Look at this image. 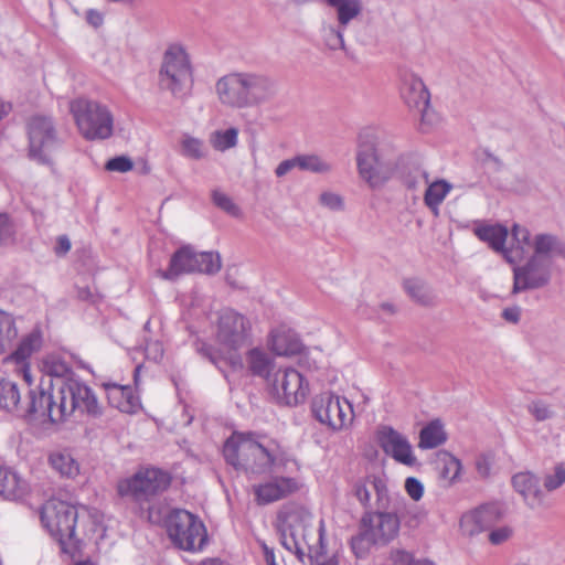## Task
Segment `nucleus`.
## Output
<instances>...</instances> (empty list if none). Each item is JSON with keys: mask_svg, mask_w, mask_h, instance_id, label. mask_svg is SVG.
<instances>
[{"mask_svg": "<svg viewBox=\"0 0 565 565\" xmlns=\"http://www.w3.org/2000/svg\"><path fill=\"white\" fill-rule=\"evenodd\" d=\"M552 264L531 256L523 266L513 268V294L542 288L551 281Z\"/></svg>", "mask_w": 565, "mask_h": 565, "instance_id": "nucleus-18", "label": "nucleus"}, {"mask_svg": "<svg viewBox=\"0 0 565 565\" xmlns=\"http://www.w3.org/2000/svg\"><path fill=\"white\" fill-rule=\"evenodd\" d=\"M166 527L171 542L183 551H202L207 542L204 523L184 509L172 510L166 519Z\"/></svg>", "mask_w": 565, "mask_h": 565, "instance_id": "nucleus-9", "label": "nucleus"}, {"mask_svg": "<svg viewBox=\"0 0 565 565\" xmlns=\"http://www.w3.org/2000/svg\"><path fill=\"white\" fill-rule=\"evenodd\" d=\"M269 343L273 351L278 355H291L298 353L301 348L298 335L284 328L271 331Z\"/></svg>", "mask_w": 565, "mask_h": 565, "instance_id": "nucleus-29", "label": "nucleus"}, {"mask_svg": "<svg viewBox=\"0 0 565 565\" xmlns=\"http://www.w3.org/2000/svg\"><path fill=\"white\" fill-rule=\"evenodd\" d=\"M399 519L395 513L385 511L364 512L360 526L377 545H386L394 540L399 531Z\"/></svg>", "mask_w": 565, "mask_h": 565, "instance_id": "nucleus-19", "label": "nucleus"}, {"mask_svg": "<svg viewBox=\"0 0 565 565\" xmlns=\"http://www.w3.org/2000/svg\"><path fill=\"white\" fill-rule=\"evenodd\" d=\"M60 388L41 381L40 384L30 388L28 394L26 412L30 414V420H50L51 423H63L67 418H58L55 414L61 407Z\"/></svg>", "mask_w": 565, "mask_h": 565, "instance_id": "nucleus-15", "label": "nucleus"}, {"mask_svg": "<svg viewBox=\"0 0 565 565\" xmlns=\"http://www.w3.org/2000/svg\"><path fill=\"white\" fill-rule=\"evenodd\" d=\"M44 376L41 381H46L51 387L57 383L58 380H67L70 377L78 376L73 372L68 364L61 358L51 355L43 362Z\"/></svg>", "mask_w": 565, "mask_h": 565, "instance_id": "nucleus-33", "label": "nucleus"}, {"mask_svg": "<svg viewBox=\"0 0 565 565\" xmlns=\"http://www.w3.org/2000/svg\"><path fill=\"white\" fill-rule=\"evenodd\" d=\"M326 4L333 9L337 22L341 26H347L358 19L363 11L361 0H324Z\"/></svg>", "mask_w": 565, "mask_h": 565, "instance_id": "nucleus-31", "label": "nucleus"}, {"mask_svg": "<svg viewBox=\"0 0 565 565\" xmlns=\"http://www.w3.org/2000/svg\"><path fill=\"white\" fill-rule=\"evenodd\" d=\"M397 150L398 145L391 137H383L375 142H359L356 169L359 177L370 189H381L394 178Z\"/></svg>", "mask_w": 565, "mask_h": 565, "instance_id": "nucleus-4", "label": "nucleus"}, {"mask_svg": "<svg viewBox=\"0 0 565 565\" xmlns=\"http://www.w3.org/2000/svg\"><path fill=\"white\" fill-rule=\"evenodd\" d=\"M493 515V509L490 507H482L475 510L472 513L463 518V522H472L476 529L471 530L470 533L480 532L488 526V522Z\"/></svg>", "mask_w": 565, "mask_h": 565, "instance_id": "nucleus-45", "label": "nucleus"}, {"mask_svg": "<svg viewBox=\"0 0 565 565\" xmlns=\"http://www.w3.org/2000/svg\"><path fill=\"white\" fill-rule=\"evenodd\" d=\"M220 269L221 258L218 254L211 252L198 253L191 246H183L172 255L169 268L163 273V277L174 279L181 274H215Z\"/></svg>", "mask_w": 565, "mask_h": 565, "instance_id": "nucleus-12", "label": "nucleus"}, {"mask_svg": "<svg viewBox=\"0 0 565 565\" xmlns=\"http://www.w3.org/2000/svg\"><path fill=\"white\" fill-rule=\"evenodd\" d=\"M223 456L235 470L248 476L286 470L289 466L299 469L292 454L277 440L250 431L232 434L223 446Z\"/></svg>", "mask_w": 565, "mask_h": 565, "instance_id": "nucleus-1", "label": "nucleus"}, {"mask_svg": "<svg viewBox=\"0 0 565 565\" xmlns=\"http://www.w3.org/2000/svg\"><path fill=\"white\" fill-rule=\"evenodd\" d=\"M437 467L439 478L444 481L445 486H451L459 480L461 475V461L447 451H443L437 457Z\"/></svg>", "mask_w": 565, "mask_h": 565, "instance_id": "nucleus-34", "label": "nucleus"}, {"mask_svg": "<svg viewBox=\"0 0 565 565\" xmlns=\"http://www.w3.org/2000/svg\"><path fill=\"white\" fill-rule=\"evenodd\" d=\"M13 228L7 215H0V245L12 241Z\"/></svg>", "mask_w": 565, "mask_h": 565, "instance_id": "nucleus-55", "label": "nucleus"}, {"mask_svg": "<svg viewBox=\"0 0 565 565\" xmlns=\"http://www.w3.org/2000/svg\"><path fill=\"white\" fill-rule=\"evenodd\" d=\"M109 404L122 413L134 414L141 407L139 397L129 385L105 384Z\"/></svg>", "mask_w": 565, "mask_h": 565, "instance_id": "nucleus-26", "label": "nucleus"}, {"mask_svg": "<svg viewBox=\"0 0 565 565\" xmlns=\"http://www.w3.org/2000/svg\"><path fill=\"white\" fill-rule=\"evenodd\" d=\"M212 201L214 205L231 216L238 217L242 214L241 209L234 203L232 198L220 190H213Z\"/></svg>", "mask_w": 565, "mask_h": 565, "instance_id": "nucleus-46", "label": "nucleus"}, {"mask_svg": "<svg viewBox=\"0 0 565 565\" xmlns=\"http://www.w3.org/2000/svg\"><path fill=\"white\" fill-rule=\"evenodd\" d=\"M248 370L253 375L269 379L273 359L260 348L250 349L246 354Z\"/></svg>", "mask_w": 565, "mask_h": 565, "instance_id": "nucleus-37", "label": "nucleus"}, {"mask_svg": "<svg viewBox=\"0 0 565 565\" xmlns=\"http://www.w3.org/2000/svg\"><path fill=\"white\" fill-rule=\"evenodd\" d=\"M527 411L539 422L546 420V419L551 418L553 415L550 407L545 403L540 402V401L532 402L527 406Z\"/></svg>", "mask_w": 565, "mask_h": 565, "instance_id": "nucleus-51", "label": "nucleus"}, {"mask_svg": "<svg viewBox=\"0 0 565 565\" xmlns=\"http://www.w3.org/2000/svg\"><path fill=\"white\" fill-rule=\"evenodd\" d=\"M502 318L508 322L518 323L521 318V308L519 306L504 308L502 311Z\"/></svg>", "mask_w": 565, "mask_h": 565, "instance_id": "nucleus-58", "label": "nucleus"}, {"mask_svg": "<svg viewBox=\"0 0 565 565\" xmlns=\"http://www.w3.org/2000/svg\"><path fill=\"white\" fill-rule=\"evenodd\" d=\"M49 463L62 478L74 479L81 471L78 461L66 450L51 452Z\"/></svg>", "mask_w": 565, "mask_h": 565, "instance_id": "nucleus-32", "label": "nucleus"}, {"mask_svg": "<svg viewBox=\"0 0 565 565\" xmlns=\"http://www.w3.org/2000/svg\"><path fill=\"white\" fill-rule=\"evenodd\" d=\"M392 565H416L413 556L402 550H395L391 553Z\"/></svg>", "mask_w": 565, "mask_h": 565, "instance_id": "nucleus-56", "label": "nucleus"}, {"mask_svg": "<svg viewBox=\"0 0 565 565\" xmlns=\"http://www.w3.org/2000/svg\"><path fill=\"white\" fill-rule=\"evenodd\" d=\"M298 168L297 156L287 160L281 161L275 169V174L278 178L285 177L292 169Z\"/></svg>", "mask_w": 565, "mask_h": 565, "instance_id": "nucleus-57", "label": "nucleus"}, {"mask_svg": "<svg viewBox=\"0 0 565 565\" xmlns=\"http://www.w3.org/2000/svg\"><path fill=\"white\" fill-rule=\"evenodd\" d=\"M424 194L425 205L435 214H438L439 206L452 190V184L444 179L428 182Z\"/></svg>", "mask_w": 565, "mask_h": 565, "instance_id": "nucleus-35", "label": "nucleus"}, {"mask_svg": "<svg viewBox=\"0 0 565 565\" xmlns=\"http://www.w3.org/2000/svg\"><path fill=\"white\" fill-rule=\"evenodd\" d=\"M181 145L182 152L185 157L201 159L204 156L203 142L198 138L185 136Z\"/></svg>", "mask_w": 565, "mask_h": 565, "instance_id": "nucleus-48", "label": "nucleus"}, {"mask_svg": "<svg viewBox=\"0 0 565 565\" xmlns=\"http://www.w3.org/2000/svg\"><path fill=\"white\" fill-rule=\"evenodd\" d=\"M312 413L317 420L328 425L333 430H340L353 420L352 404L339 395L330 392L316 396L312 401Z\"/></svg>", "mask_w": 565, "mask_h": 565, "instance_id": "nucleus-14", "label": "nucleus"}, {"mask_svg": "<svg viewBox=\"0 0 565 565\" xmlns=\"http://www.w3.org/2000/svg\"><path fill=\"white\" fill-rule=\"evenodd\" d=\"M106 170L125 173L134 168V162L126 156L115 157L109 159L105 166Z\"/></svg>", "mask_w": 565, "mask_h": 565, "instance_id": "nucleus-50", "label": "nucleus"}, {"mask_svg": "<svg viewBox=\"0 0 565 565\" xmlns=\"http://www.w3.org/2000/svg\"><path fill=\"white\" fill-rule=\"evenodd\" d=\"M406 294L416 302L423 306L435 303V296L430 288L420 279L408 278L403 282Z\"/></svg>", "mask_w": 565, "mask_h": 565, "instance_id": "nucleus-38", "label": "nucleus"}, {"mask_svg": "<svg viewBox=\"0 0 565 565\" xmlns=\"http://www.w3.org/2000/svg\"><path fill=\"white\" fill-rule=\"evenodd\" d=\"M379 441L385 454L405 466L413 467L417 459L413 454L407 438L390 426H384L379 431Z\"/></svg>", "mask_w": 565, "mask_h": 565, "instance_id": "nucleus-23", "label": "nucleus"}, {"mask_svg": "<svg viewBox=\"0 0 565 565\" xmlns=\"http://www.w3.org/2000/svg\"><path fill=\"white\" fill-rule=\"evenodd\" d=\"M18 337L14 319L0 310V354L10 349Z\"/></svg>", "mask_w": 565, "mask_h": 565, "instance_id": "nucleus-40", "label": "nucleus"}, {"mask_svg": "<svg viewBox=\"0 0 565 565\" xmlns=\"http://www.w3.org/2000/svg\"><path fill=\"white\" fill-rule=\"evenodd\" d=\"M565 484V463L561 462L546 472L543 478V487L547 492H553Z\"/></svg>", "mask_w": 565, "mask_h": 565, "instance_id": "nucleus-44", "label": "nucleus"}, {"mask_svg": "<svg viewBox=\"0 0 565 565\" xmlns=\"http://www.w3.org/2000/svg\"><path fill=\"white\" fill-rule=\"evenodd\" d=\"M319 203L331 211H343L344 199L339 193L332 191H324L319 196Z\"/></svg>", "mask_w": 565, "mask_h": 565, "instance_id": "nucleus-49", "label": "nucleus"}, {"mask_svg": "<svg viewBox=\"0 0 565 565\" xmlns=\"http://www.w3.org/2000/svg\"><path fill=\"white\" fill-rule=\"evenodd\" d=\"M43 526L55 537L64 553L72 557L79 550V541L75 537L77 510L65 501L47 500L40 512Z\"/></svg>", "mask_w": 565, "mask_h": 565, "instance_id": "nucleus-6", "label": "nucleus"}, {"mask_svg": "<svg viewBox=\"0 0 565 565\" xmlns=\"http://www.w3.org/2000/svg\"><path fill=\"white\" fill-rule=\"evenodd\" d=\"M447 440V434L439 419H434L424 426L419 433L418 447L420 449H433Z\"/></svg>", "mask_w": 565, "mask_h": 565, "instance_id": "nucleus-36", "label": "nucleus"}, {"mask_svg": "<svg viewBox=\"0 0 565 565\" xmlns=\"http://www.w3.org/2000/svg\"><path fill=\"white\" fill-rule=\"evenodd\" d=\"M70 110L85 139H107L111 136L114 117L105 105L86 98H77L71 102Z\"/></svg>", "mask_w": 565, "mask_h": 565, "instance_id": "nucleus-8", "label": "nucleus"}, {"mask_svg": "<svg viewBox=\"0 0 565 565\" xmlns=\"http://www.w3.org/2000/svg\"><path fill=\"white\" fill-rule=\"evenodd\" d=\"M375 493V504L379 510H386L390 505V494L386 480L376 475H369L356 480L352 486V493L364 507L371 505V495Z\"/></svg>", "mask_w": 565, "mask_h": 565, "instance_id": "nucleus-22", "label": "nucleus"}, {"mask_svg": "<svg viewBox=\"0 0 565 565\" xmlns=\"http://www.w3.org/2000/svg\"><path fill=\"white\" fill-rule=\"evenodd\" d=\"M28 399L21 402V394L18 385L10 380H0V409L18 417L30 419L26 412Z\"/></svg>", "mask_w": 565, "mask_h": 565, "instance_id": "nucleus-27", "label": "nucleus"}, {"mask_svg": "<svg viewBox=\"0 0 565 565\" xmlns=\"http://www.w3.org/2000/svg\"><path fill=\"white\" fill-rule=\"evenodd\" d=\"M511 483L514 491L522 497L524 503L529 508L535 509L543 504L545 497L544 491L541 488L539 477L535 476L533 472H518L513 475Z\"/></svg>", "mask_w": 565, "mask_h": 565, "instance_id": "nucleus-25", "label": "nucleus"}, {"mask_svg": "<svg viewBox=\"0 0 565 565\" xmlns=\"http://www.w3.org/2000/svg\"><path fill=\"white\" fill-rule=\"evenodd\" d=\"M215 335L220 344L236 351L249 344L252 323L244 315L233 309H223L218 312Z\"/></svg>", "mask_w": 565, "mask_h": 565, "instance_id": "nucleus-13", "label": "nucleus"}, {"mask_svg": "<svg viewBox=\"0 0 565 565\" xmlns=\"http://www.w3.org/2000/svg\"><path fill=\"white\" fill-rule=\"evenodd\" d=\"M41 344L42 338L40 332H31L20 342L11 359L18 363L24 362L33 352L40 349Z\"/></svg>", "mask_w": 565, "mask_h": 565, "instance_id": "nucleus-42", "label": "nucleus"}, {"mask_svg": "<svg viewBox=\"0 0 565 565\" xmlns=\"http://www.w3.org/2000/svg\"><path fill=\"white\" fill-rule=\"evenodd\" d=\"M276 530L281 545L301 563L326 553L322 526L316 529L310 513L302 508H282L277 514Z\"/></svg>", "mask_w": 565, "mask_h": 565, "instance_id": "nucleus-2", "label": "nucleus"}, {"mask_svg": "<svg viewBox=\"0 0 565 565\" xmlns=\"http://www.w3.org/2000/svg\"><path fill=\"white\" fill-rule=\"evenodd\" d=\"M492 466H493L492 459L487 455H479L476 458L475 467H476L478 476L482 479H487L490 477L491 471H492Z\"/></svg>", "mask_w": 565, "mask_h": 565, "instance_id": "nucleus-53", "label": "nucleus"}, {"mask_svg": "<svg viewBox=\"0 0 565 565\" xmlns=\"http://www.w3.org/2000/svg\"><path fill=\"white\" fill-rule=\"evenodd\" d=\"M405 490L414 501L420 500L424 495V486L415 477H408L405 480Z\"/></svg>", "mask_w": 565, "mask_h": 565, "instance_id": "nucleus-52", "label": "nucleus"}, {"mask_svg": "<svg viewBox=\"0 0 565 565\" xmlns=\"http://www.w3.org/2000/svg\"><path fill=\"white\" fill-rule=\"evenodd\" d=\"M512 237L519 245H531L533 257L547 260L552 265L555 257L565 253V244L556 235L550 233L536 234L531 242L530 231L515 224L512 228Z\"/></svg>", "mask_w": 565, "mask_h": 565, "instance_id": "nucleus-17", "label": "nucleus"}, {"mask_svg": "<svg viewBox=\"0 0 565 565\" xmlns=\"http://www.w3.org/2000/svg\"><path fill=\"white\" fill-rule=\"evenodd\" d=\"M215 89L222 104L247 108L270 102L278 93V85L266 74L241 72L221 77Z\"/></svg>", "mask_w": 565, "mask_h": 565, "instance_id": "nucleus-3", "label": "nucleus"}, {"mask_svg": "<svg viewBox=\"0 0 565 565\" xmlns=\"http://www.w3.org/2000/svg\"><path fill=\"white\" fill-rule=\"evenodd\" d=\"M512 536V529L509 526H501L492 530L489 533V541L493 545H499L507 542Z\"/></svg>", "mask_w": 565, "mask_h": 565, "instance_id": "nucleus-54", "label": "nucleus"}, {"mask_svg": "<svg viewBox=\"0 0 565 565\" xmlns=\"http://www.w3.org/2000/svg\"><path fill=\"white\" fill-rule=\"evenodd\" d=\"M71 241L66 235H61L57 237L55 253L58 256L65 255L71 249Z\"/></svg>", "mask_w": 565, "mask_h": 565, "instance_id": "nucleus-60", "label": "nucleus"}, {"mask_svg": "<svg viewBox=\"0 0 565 565\" xmlns=\"http://www.w3.org/2000/svg\"><path fill=\"white\" fill-rule=\"evenodd\" d=\"M268 381L274 396L280 404L296 406L305 401L308 388L301 373L296 369H278Z\"/></svg>", "mask_w": 565, "mask_h": 565, "instance_id": "nucleus-16", "label": "nucleus"}, {"mask_svg": "<svg viewBox=\"0 0 565 565\" xmlns=\"http://www.w3.org/2000/svg\"><path fill=\"white\" fill-rule=\"evenodd\" d=\"M198 351L202 354V356L206 358L213 364H216L217 354L215 350L207 344H202L198 348Z\"/></svg>", "mask_w": 565, "mask_h": 565, "instance_id": "nucleus-61", "label": "nucleus"}, {"mask_svg": "<svg viewBox=\"0 0 565 565\" xmlns=\"http://www.w3.org/2000/svg\"><path fill=\"white\" fill-rule=\"evenodd\" d=\"M347 26L337 24H322L320 33L324 46L330 51H345L344 31Z\"/></svg>", "mask_w": 565, "mask_h": 565, "instance_id": "nucleus-39", "label": "nucleus"}, {"mask_svg": "<svg viewBox=\"0 0 565 565\" xmlns=\"http://www.w3.org/2000/svg\"><path fill=\"white\" fill-rule=\"evenodd\" d=\"M372 545L377 544L365 535V531L361 527L359 534L351 540V548L359 558L365 557Z\"/></svg>", "mask_w": 565, "mask_h": 565, "instance_id": "nucleus-47", "label": "nucleus"}, {"mask_svg": "<svg viewBox=\"0 0 565 565\" xmlns=\"http://www.w3.org/2000/svg\"><path fill=\"white\" fill-rule=\"evenodd\" d=\"M86 21L92 26L98 28L104 22V15L95 9H89L86 11Z\"/></svg>", "mask_w": 565, "mask_h": 565, "instance_id": "nucleus-59", "label": "nucleus"}, {"mask_svg": "<svg viewBox=\"0 0 565 565\" xmlns=\"http://www.w3.org/2000/svg\"><path fill=\"white\" fill-rule=\"evenodd\" d=\"M321 557L313 558L312 561H309L310 564L315 565H338V562L334 558H329L326 561H320Z\"/></svg>", "mask_w": 565, "mask_h": 565, "instance_id": "nucleus-64", "label": "nucleus"}, {"mask_svg": "<svg viewBox=\"0 0 565 565\" xmlns=\"http://www.w3.org/2000/svg\"><path fill=\"white\" fill-rule=\"evenodd\" d=\"M264 558L267 565H278L273 548H269L265 543L263 544Z\"/></svg>", "mask_w": 565, "mask_h": 565, "instance_id": "nucleus-62", "label": "nucleus"}, {"mask_svg": "<svg viewBox=\"0 0 565 565\" xmlns=\"http://www.w3.org/2000/svg\"><path fill=\"white\" fill-rule=\"evenodd\" d=\"M29 157L41 164H50L62 141L51 117L33 116L28 122Z\"/></svg>", "mask_w": 565, "mask_h": 565, "instance_id": "nucleus-11", "label": "nucleus"}, {"mask_svg": "<svg viewBox=\"0 0 565 565\" xmlns=\"http://www.w3.org/2000/svg\"><path fill=\"white\" fill-rule=\"evenodd\" d=\"M55 385L61 394V407L55 413L58 418H68L75 412L92 417L102 415V406L94 391L79 376L58 380Z\"/></svg>", "mask_w": 565, "mask_h": 565, "instance_id": "nucleus-10", "label": "nucleus"}, {"mask_svg": "<svg viewBox=\"0 0 565 565\" xmlns=\"http://www.w3.org/2000/svg\"><path fill=\"white\" fill-rule=\"evenodd\" d=\"M12 109V106L9 102L3 100L0 97V120H2L4 117H7Z\"/></svg>", "mask_w": 565, "mask_h": 565, "instance_id": "nucleus-63", "label": "nucleus"}, {"mask_svg": "<svg viewBox=\"0 0 565 565\" xmlns=\"http://www.w3.org/2000/svg\"><path fill=\"white\" fill-rule=\"evenodd\" d=\"M26 481L11 467L0 465V495L6 500L17 501L28 493Z\"/></svg>", "mask_w": 565, "mask_h": 565, "instance_id": "nucleus-28", "label": "nucleus"}, {"mask_svg": "<svg viewBox=\"0 0 565 565\" xmlns=\"http://www.w3.org/2000/svg\"><path fill=\"white\" fill-rule=\"evenodd\" d=\"M298 169L312 173L327 174L332 171V164L318 154H298Z\"/></svg>", "mask_w": 565, "mask_h": 565, "instance_id": "nucleus-41", "label": "nucleus"}, {"mask_svg": "<svg viewBox=\"0 0 565 565\" xmlns=\"http://www.w3.org/2000/svg\"><path fill=\"white\" fill-rule=\"evenodd\" d=\"M171 483L168 472L158 468H143L135 475L124 478L117 483V492L121 498H128L141 509L146 503L164 492Z\"/></svg>", "mask_w": 565, "mask_h": 565, "instance_id": "nucleus-7", "label": "nucleus"}, {"mask_svg": "<svg viewBox=\"0 0 565 565\" xmlns=\"http://www.w3.org/2000/svg\"><path fill=\"white\" fill-rule=\"evenodd\" d=\"M238 130L236 128H228L226 130H217L211 136V143L214 149L225 151L233 148L237 143Z\"/></svg>", "mask_w": 565, "mask_h": 565, "instance_id": "nucleus-43", "label": "nucleus"}, {"mask_svg": "<svg viewBox=\"0 0 565 565\" xmlns=\"http://www.w3.org/2000/svg\"><path fill=\"white\" fill-rule=\"evenodd\" d=\"M395 166L394 178L397 177L408 190L416 191L429 182V173L416 153L403 152L398 148Z\"/></svg>", "mask_w": 565, "mask_h": 565, "instance_id": "nucleus-20", "label": "nucleus"}, {"mask_svg": "<svg viewBox=\"0 0 565 565\" xmlns=\"http://www.w3.org/2000/svg\"><path fill=\"white\" fill-rule=\"evenodd\" d=\"M475 234L480 241L487 242L491 248L504 254L509 262H513L509 250L504 249L508 237V230L502 225H484L475 230Z\"/></svg>", "mask_w": 565, "mask_h": 565, "instance_id": "nucleus-30", "label": "nucleus"}, {"mask_svg": "<svg viewBox=\"0 0 565 565\" xmlns=\"http://www.w3.org/2000/svg\"><path fill=\"white\" fill-rule=\"evenodd\" d=\"M299 489V482L291 477H273L271 479L255 484L253 492L258 504H268L281 500Z\"/></svg>", "mask_w": 565, "mask_h": 565, "instance_id": "nucleus-24", "label": "nucleus"}, {"mask_svg": "<svg viewBox=\"0 0 565 565\" xmlns=\"http://www.w3.org/2000/svg\"><path fill=\"white\" fill-rule=\"evenodd\" d=\"M192 83V65L186 50L179 43L170 44L163 53L158 73L159 88L182 99L190 94Z\"/></svg>", "mask_w": 565, "mask_h": 565, "instance_id": "nucleus-5", "label": "nucleus"}, {"mask_svg": "<svg viewBox=\"0 0 565 565\" xmlns=\"http://www.w3.org/2000/svg\"><path fill=\"white\" fill-rule=\"evenodd\" d=\"M401 96L405 104L417 110L424 118L429 105L430 94L423 79L409 70L401 72Z\"/></svg>", "mask_w": 565, "mask_h": 565, "instance_id": "nucleus-21", "label": "nucleus"}]
</instances>
